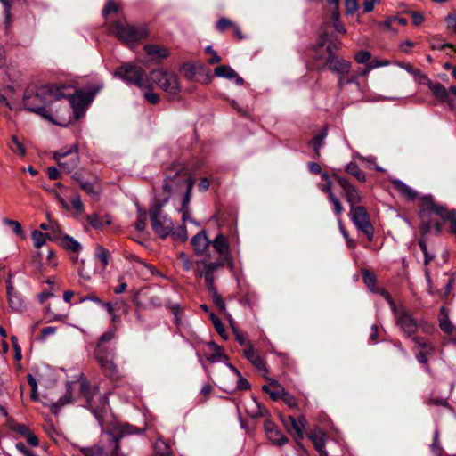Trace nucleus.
<instances>
[{"label": "nucleus", "instance_id": "1", "mask_svg": "<svg viewBox=\"0 0 456 456\" xmlns=\"http://www.w3.org/2000/svg\"><path fill=\"white\" fill-rule=\"evenodd\" d=\"M64 86L45 85L41 86H29L26 89L22 102L25 110L40 116L53 124L62 126L65 115L59 112L57 103L65 95Z\"/></svg>", "mask_w": 456, "mask_h": 456}, {"label": "nucleus", "instance_id": "2", "mask_svg": "<svg viewBox=\"0 0 456 456\" xmlns=\"http://www.w3.org/2000/svg\"><path fill=\"white\" fill-rule=\"evenodd\" d=\"M194 186V179L184 164L175 163L171 165L167 172L162 185L163 192L167 194V200L170 197L177 200L179 204L175 207L177 211L182 213L183 224L187 221L196 226L200 224L194 219H190V202L191 191Z\"/></svg>", "mask_w": 456, "mask_h": 456}, {"label": "nucleus", "instance_id": "3", "mask_svg": "<svg viewBox=\"0 0 456 456\" xmlns=\"http://www.w3.org/2000/svg\"><path fill=\"white\" fill-rule=\"evenodd\" d=\"M433 214L444 221L450 222V232L456 236V210H449L444 205L436 203L431 196L422 197L419 205V230L422 235L428 233L438 235L441 233L442 224L431 219Z\"/></svg>", "mask_w": 456, "mask_h": 456}, {"label": "nucleus", "instance_id": "4", "mask_svg": "<svg viewBox=\"0 0 456 456\" xmlns=\"http://www.w3.org/2000/svg\"><path fill=\"white\" fill-rule=\"evenodd\" d=\"M63 89L64 96L57 103V108L59 109V112L65 115V123L63 126L69 124L72 120L71 111L75 116V118L77 119L84 112L85 109L87 105L93 101L94 96L102 89L103 84L101 83L97 86H94L87 89L86 92L84 91H77L75 93L71 92V88L65 86ZM60 122H64L63 119H58Z\"/></svg>", "mask_w": 456, "mask_h": 456}, {"label": "nucleus", "instance_id": "5", "mask_svg": "<svg viewBox=\"0 0 456 456\" xmlns=\"http://www.w3.org/2000/svg\"><path fill=\"white\" fill-rule=\"evenodd\" d=\"M115 336L116 330L112 328L100 337L94 349V357L104 375L117 380L120 378V372L114 363L116 347L111 344V341Z\"/></svg>", "mask_w": 456, "mask_h": 456}, {"label": "nucleus", "instance_id": "6", "mask_svg": "<svg viewBox=\"0 0 456 456\" xmlns=\"http://www.w3.org/2000/svg\"><path fill=\"white\" fill-rule=\"evenodd\" d=\"M80 391L86 398V406L102 425L104 414L108 411L109 400L105 394H101L97 387H91L86 381L80 382Z\"/></svg>", "mask_w": 456, "mask_h": 456}, {"label": "nucleus", "instance_id": "7", "mask_svg": "<svg viewBox=\"0 0 456 456\" xmlns=\"http://www.w3.org/2000/svg\"><path fill=\"white\" fill-rule=\"evenodd\" d=\"M114 76L119 77L127 85H133L140 89L148 88L150 80L145 70L137 65L126 63L116 69Z\"/></svg>", "mask_w": 456, "mask_h": 456}, {"label": "nucleus", "instance_id": "8", "mask_svg": "<svg viewBox=\"0 0 456 456\" xmlns=\"http://www.w3.org/2000/svg\"><path fill=\"white\" fill-rule=\"evenodd\" d=\"M167 202V198H164L160 202H155L150 208L152 229L162 238L168 236L174 228L172 220L162 210Z\"/></svg>", "mask_w": 456, "mask_h": 456}, {"label": "nucleus", "instance_id": "9", "mask_svg": "<svg viewBox=\"0 0 456 456\" xmlns=\"http://www.w3.org/2000/svg\"><path fill=\"white\" fill-rule=\"evenodd\" d=\"M113 33L125 44L130 45L147 37L148 31L144 25H131L121 20L114 24Z\"/></svg>", "mask_w": 456, "mask_h": 456}, {"label": "nucleus", "instance_id": "10", "mask_svg": "<svg viewBox=\"0 0 456 456\" xmlns=\"http://www.w3.org/2000/svg\"><path fill=\"white\" fill-rule=\"evenodd\" d=\"M150 83H155L171 97H175L180 92L178 77L175 74L162 69L151 71Z\"/></svg>", "mask_w": 456, "mask_h": 456}, {"label": "nucleus", "instance_id": "11", "mask_svg": "<svg viewBox=\"0 0 456 456\" xmlns=\"http://www.w3.org/2000/svg\"><path fill=\"white\" fill-rule=\"evenodd\" d=\"M109 258H74V265L78 269L79 276L89 281L96 273L103 270L108 265Z\"/></svg>", "mask_w": 456, "mask_h": 456}, {"label": "nucleus", "instance_id": "12", "mask_svg": "<svg viewBox=\"0 0 456 456\" xmlns=\"http://www.w3.org/2000/svg\"><path fill=\"white\" fill-rule=\"evenodd\" d=\"M54 159L60 167L67 173L72 172L79 164L77 147L72 145L69 149H61L53 154Z\"/></svg>", "mask_w": 456, "mask_h": 456}, {"label": "nucleus", "instance_id": "13", "mask_svg": "<svg viewBox=\"0 0 456 456\" xmlns=\"http://www.w3.org/2000/svg\"><path fill=\"white\" fill-rule=\"evenodd\" d=\"M393 313L395 317L396 324L399 326L405 338H411L417 332V321L405 308H396Z\"/></svg>", "mask_w": 456, "mask_h": 456}, {"label": "nucleus", "instance_id": "14", "mask_svg": "<svg viewBox=\"0 0 456 456\" xmlns=\"http://www.w3.org/2000/svg\"><path fill=\"white\" fill-rule=\"evenodd\" d=\"M350 210L351 218L355 226L366 235L369 240H371L373 237V227L366 209L360 206L353 208V209Z\"/></svg>", "mask_w": 456, "mask_h": 456}, {"label": "nucleus", "instance_id": "15", "mask_svg": "<svg viewBox=\"0 0 456 456\" xmlns=\"http://www.w3.org/2000/svg\"><path fill=\"white\" fill-rule=\"evenodd\" d=\"M334 176L337 179L338 183L344 191L346 200L350 205V209H353V208H357L358 206L356 205L362 201V197L357 189L353 184H351L346 178L338 176L337 175H334Z\"/></svg>", "mask_w": 456, "mask_h": 456}, {"label": "nucleus", "instance_id": "16", "mask_svg": "<svg viewBox=\"0 0 456 456\" xmlns=\"http://www.w3.org/2000/svg\"><path fill=\"white\" fill-rule=\"evenodd\" d=\"M264 429L267 438L275 445L282 446L289 442L288 437L282 434L281 429L270 419L264 422Z\"/></svg>", "mask_w": 456, "mask_h": 456}, {"label": "nucleus", "instance_id": "17", "mask_svg": "<svg viewBox=\"0 0 456 456\" xmlns=\"http://www.w3.org/2000/svg\"><path fill=\"white\" fill-rule=\"evenodd\" d=\"M325 66L333 73L338 75L348 74L351 69V63L344 59L338 58L334 53H330L325 61Z\"/></svg>", "mask_w": 456, "mask_h": 456}, {"label": "nucleus", "instance_id": "18", "mask_svg": "<svg viewBox=\"0 0 456 456\" xmlns=\"http://www.w3.org/2000/svg\"><path fill=\"white\" fill-rule=\"evenodd\" d=\"M220 265L217 262L208 263L205 260L197 263L198 270L200 271V275L204 276L208 289H214V273Z\"/></svg>", "mask_w": 456, "mask_h": 456}, {"label": "nucleus", "instance_id": "19", "mask_svg": "<svg viewBox=\"0 0 456 456\" xmlns=\"http://www.w3.org/2000/svg\"><path fill=\"white\" fill-rule=\"evenodd\" d=\"M243 355L250 362V363L263 373H268L266 363L262 356L255 350L251 344L243 350Z\"/></svg>", "mask_w": 456, "mask_h": 456}, {"label": "nucleus", "instance_id": "20", "mask_svg": "<svg viewBox=\"0 0 456 456\" xmlns=\"http://www.w3.org/2000/svg\"><path fill=\"white\" fill-rule=\"evenodd\" d=\"M328 10L330 12V19L333 21L334 29L340 34H345L346 29L342 22L339 20V0H328Z\"/></svg>", "mask_w": 456, "mask_h": 456}, {"label": "nucleus", "instance_id": "21", "mask_svg": "<svg viewBox=\"0 0 456 456\" xmlns=\"http://www.w3.org/2000/svg\"><path fill=\"white\" fill-rule=\"evenodd\" d=\"M57 240L61 246L70 253L78 254L82 248L81 244L69 235H62L60 226L57 225Z\"/></svg>", "mask_w": 456, "mask_h": 456}, {"label": "nucleus", "instance_id": "22", "mask_svg": "<svg viewBox=\"0 0 456 456\" xmlns=\"http://www.w3.org/2000/svg\"><path fill=\"white\" fill-rule=\"evenodd\" d=\"M306 436L313 443L315 450L319 452V455L322 454V452H327L325 445L328 436L324 431L320 428H315L314 430L309 432Z\"/></svg>", "mask_w": 456, "mask_h": 456}, {"label": "nucleus", "instance_id": "23", "mask_svg": "<svg viewBox=\"0 0 456 456\" xmlns=\"http://www.w3.org/2000/svg\"><path fill=\"white\" fill-rule=\"evenodd\" d=\"M427 86L432 92L433 95L436 97L440 102L450 103V88L447 90L442 84L433 83L428 79Z\"/></svg>", "mask_w": 456, "mask_h": 456}, {"label": "nucleus", "instance_id": "24", "mask_svg": "<svg viewBox=\"0 0 456 456\" xmlns=\"http://www.w3.org/2000/svg\"><path fill=\"white\" fill-rule=\"evenodd\" d=\"M215 75L220 77H224L228 79H234L235 83L238 86H242L244 84V80L240 77L233 69H232L228 65H221L215 69Z\"/></svg>", "mask_w": 456, "mask_h": 456}, {"label": "nucleus", "instance_id": "25", "mask_svg": "<svg viewBox=\"0 0 456 456\" xmlns=\"http://www.w3.org/2000/svg\"><path fill=\"white\" fill-rule=\"evenodd\" d=\"M209 244L210 240L207 237L205 230H201L191 239V245L197 254L204 253Z\"/></svg>", "mask_w": 456, "mask_h": 456}, {"label": "nucleus", "instance_id": "26", "mask_svg": "<svg viewBox=\"0 0 456 456\" xmlns=\"http://www.w3.org/2000/svg\"><path fill=\"white\" fill-rule=\"evenodd\" d=\"M211 243L217 254L221 256L228 255L230 249L229 242L227 237L224 234H217Z\"/></svg>", "mask_w": 456, "mask_h": 456}, {"label": "nucleus", "instance_id": "27", "mask_svg": "<svg viewBox=\"0 0 456 456\" xmlns=\"http://www.w3.org/2000/svg\"><path fill=\"white\" fill-rule=\"evenodd\" d=\"M395 188L407 200H413L418 197V192L400 180H394Z\"/></svg>", "mask_w": 456, "mask_h": 456}, {"label": "nucleus", "instance_id": "28", "mask_svg": "<svg viewBox=\"0 0 456 456\" xmlns=\"http://www.w3.org/2000/svg\"><path fill=\"white\" fill-rule=\"evenodd\" d=\"M439 326L440 329L446 334H451L454 329V326L452 324V322L449 320V313L448 310L445 307H441L439 315Z\"/></svg>", "mask_w": 456, "mask_h": 456}, {"label": "nucleus", "instance_id": "29", "mask_svg": "<svg viewBox=\"0 0 456 456\" xmlns=\"http://www.w3.org/2000/svg\"><path fill=\"white\" fill-rule=\"evenodd\" d=\"M31 239L33 245L36 248L39 249L46 244V240H53L54 239L50 232H42L38 230H33L31 232Z\"/></svg>", "mask_w": 456, "mask_h": 456}, {"label": "nucleus", "instance_id": "30", "mask_svg": "<svg viewBox=\"0 0 456 456\" xmlns=\"http://www.w3.org/2000/svg\"><path fill=\"white\" fill-rule=\"evenodd\" d=\"M326 42H329V45H327V52L329 54L333 53V50H338L341 46V41L339 39L330 35L327 31H323L322 33L321 45H324Z\"/></svg>", "mask_w": 456, "mask_h": 456}, {"label": "nucleus", "instance_id": "31", "mask_svg": "<svg viewBox=\"0 0 456 456\" xmlns=\"http://www.w3.org/2000/svg\"><path fill=\"white\" fill-rule=\"evenodd\" d=\"M144 50L148 55L155 59H164L168 56V50L158 45H147Z\"/></svg>", "mask_w": 456, "mask_h": 456}, {"label": "nucleus", "instance_id": "32", "mask_svg": "<svg viewBox=\"0 0 456 456\" xmlns=\"http://www.w3.org/2000/svg\"><path fill=\"white\" fill-rule=\"evenodd\" d=\"M326 136H327V131H326V129H324L319 134L315 135L310 142V144L312 145V147L314 150L315 158L320 157V155H321L320 150L322 147H323V145L325 143L324 141H325Z\"/></svg>", "mask_w": 456, "mask_h": 456}, {"label": "nucleus", "instance_id": "33", "mask_svg": "<svg viewBox=\"0 0 456 456\" xmlns=\"http://www.w3.org/2000/svg\"><path fill=\"white\" fill-rule=\"evenodd\" d=\"M288 420L290 421L291 432L305 430L307 421L304 415H300L297 418H294L293 416H288Z\"/></svg>", "mask_w": 456, "mask_h": 456}, {"label": "nucleus", "instance_id": "34", "mask_svg": "<svg viewBox=\"0 0 456 456\" xmlns=\"http://www.w3.org/2000/svg\"><path fill=\"white\" fill-rule=\"evenodd\" d=\"M201 69H203V65L200 62H185L182 67L184 76L189 79L194 77L197 71Z\"/></svg>", "mask_w": 456, "mask_h": 456}, {"label": "nucleus", "instance_id": "35", "mask_svg": "<svg viewBox=\"0 0 456 456\" xmlns=\"http://www.w3.org/2000/svg\"><path fill=\"white\" fill-rule=\"evenodd\" d=\"M362 273L363 281H364L365 285L368 287V289L372 292L378 291L377 281H376L375 274L370 273L367 269H362Z\"/></svg>", "mask_w": 456, "mask_h": 456}, {"label": "nucleus", "instance_id": "36", "mask_svg": "<svg viewBox=\"0 0 456 456\" xmlns=\"http://www.w3.org/2000/svg\"><path fill=\"white\" fill-rule=\"evenodd\" d=\"M12 289H13V288H12L11 282L9 281L8 285H7V294H8V298H9L11 307L14 311H20L23 306V303L20 300L18 296L12 294Z\"/></svg>", "mask_w": 456, "mask_h": 456}, {"label": "nucleus", "instance_id": "37", "mask_svg": "<svg viewBox=\"0 0 456 456\" xmlns=\"http://www.w3.org/2000/svg\"><path fill=\"white\" fill-rule=\"evenodd\" d=\"M75 180H77L79 183L80 187L89 195L91 196H97L98 191L95 188V184L85 180H80L77 174L73 175L72 176Z\"/></svg>", "mask_w": 456, "mask_h": 456}, {"label": "nucleus", "instance_id": "38", "mask_svg": "<svg viewBox=\"0 0 456 456\" xmlns=\"http://www.w3.org/2000/svg\"><path fill=\"white\" fill-rule=\"evenodd\" d=\"M346 171L354 175L359 182H364L366 180L364 172L362 171L360 167L354 162L349 163L346 167Z\"/></svg>", "mask_w": 456, "mask_h": 456}, {"label": "nucleus", "instance_id": "39", "mask_svg": "<svg viewBox=\"0 0 456 456\" xmlns=\"http://www.w3.org/2000/svg\"><path fill=\"white\" fill-rule=\"evenodd\" d=\"M270 385L272 386V393H270V397L273 401H277L281 399L284 392L286 391L283 387H281L277 380L272 379L270 381Z\"/></svg>", "mask_w": 456, "mask_h": 456}, {"label": "nucleus", "instance_id": "40", "mask_svg": "<svg viewBox=\"0 0 456 456\" xmlns=\"http://www.w3.org/2000/svg\"><path fill=\"white\" fill-rule=\"evenodd\" d=\"M208 291L211 293L212 300L216 306L217 307V309L221 313H224L226 311L224 301L222 296L217 292L216 287L214 286V289H208Z\"/></svg>", "mask_w": 456, "mask_h": 456}, {"label": "nucleus", "instance_id": "41", "mask_svg": "<svg viewBox=\"0 0 456 456\" xmlns=\"http://www.w3.org/2000/svg\"><path fill=\"white\" fill-rule=\"evenodd\" d=\"M8 428L12 430L13 432L24 436L26 433L29 430V428L24 425L16 423L13 419H10L7 421Z\"/></svg>", "mask_w": 456, "mask_h": 456}, {"label": "nucleus", "instance_id": "42", "mask_svg": "<svg viewBox=\"0 0 456 456\" xmlns=\"http://www.w3.org/2000/svg\"><path fill=\"white\" fill-rule=\"evenodd\" d=\"M210 319H211V322L215 327V330L221 336L223 337L224 338H226V332H225V329H224V326L221 321V319L216 315L215 314H210Z\"/></svg>", "mask_w": 456, "mask_h": 456}, {"label": "nucleus", "instance_id": "43", "mask_svg": "<svg viewBox=\"0 0 456 456\" xmlns=\"http://www.w3.org/2000/svg\"><path fill=\"white\" fill-rule=\"evenodd\" d=\"M79 451L83 456H101L103 453V447L100 445L81 447Z\"/></svg>", "mask_w": 456, "mask_h": 456}, {"label": "nucleus", "instance_id": "44", "mask_svg": "<svg viewBox=\"0 0 456 456\" xmlns=\"http://www.w3.org/2000/svg\"><path fill=\"white\" fill-rule=\"evenodd\" d=\"M439 436H440L439 430L436 429L434 432L433 443L430 446L432 452L436 456H442V454H443V448L439 442Z\"/></svg>", "mask_w": 456, "mask_h": 456}, {"label": "nucleus", "instance_id": "45", "mask_svg": "<svg viewBox=\"0 0 456 456\" xmlns=\"http://www.w3.org/2000/svg\"><path fill=\"white\" fill-rule=\"evenodd\" d=\"M4 223L12 228V232L16 236H19L20 238L25 237V232L21 227V224L19 222H17L15 220L6 219V220H4Z\"/></svg>", "mask_w": 456, "mask_h": 456}, {"label": "nucleus", "instance_id": "46", "mask_svg": "<svg viewBox=\"0 0 456 456\" xmlns=\"http://www.w3.org/2000/svg\"><path fill=\"white\" fill-rule=\"evenodd\" d=\"M209 348L213 353L207 355V359L211 362H218L222 357L221 347L216 346L215 343H210Z\"/></svg>", "mask_w": 456, "mask_h": 456}, {"label": "nucleus", "instance_id": "47", "mask_svg": "<svg viewBox=\"0 0 456 456\" xmlns=\"http://www.w3.org/2000/svg\"><path fill=\"white\" fill-rule=\"evenodd\" d=\"M86 220L94 229H102L104 227L103 220H102L96 213L88 215Z\"/></svg>", "mask_w": 456, "mask_h": 456}, {"label": "nucleus", "instance_id": "48", "mask_svg": "<svg viewBox=\"0 0 456 456\" xmlns=\"http://www.w3.org/2000/svg\"><path fill=\"white\" fill-rule=\"evenodd\" d=\"M147 224V214L142 209H138L137 221L135 223V229L139 232L144 231Z\"/></svg>", "mask_w": 456, "mask_h": 456}, {"label": "nucleus", "instance_id": "49", "mask_svg": "<svg viewBox=\"0 0 456 456\" xmlns=\"http://www.w3.org/2000/svg\"><path fill=\"white\" fill-rule=\"evenodd\" d=\"M4 7V25L9 28L12 25L11 2L9 0H0Z\"/></svg>", "mask_w": 456, "mask_h": 456}, {"label": "nucleus", "instance_id": "50", "mask_svg": "<svg viewBox=\"0 0 456 456\" xmlns=\"http://www.w3.org/2000/svg\"><path fill=\"white\" fill-rule=\"evenodd\" d=\"M57 224L49 219V223H42L40 228L46 232H50L53 239L57 238Z\"/></svg>", "mask_w": 456, "mask_h": 456}, {"label": "nucleus", "instance_id": "51", "mask_svg": "<svg viewBox=\"0 0 456 456\" xmlns=\"http://www.w3.org/2000/svg\"><path fill=\"white\" fill-rule=\"evenodd\" d=\"M119 10V6L113 0H108L105 7L102 10V15L107 17L111 12H117Z\"/></svg>", "mask_w": 456, "mask_h": 456}, {"label": "nucleus", "instance_id": "52", "mask_svg": "<svg viewBox=\"0 0 456 456\" xmlns=\"http://www.w3.org/2000/svg\"><path fill=\"white\" fill-rule=\"evenodd\" d=\"M413 342L419 347L427 349V351H433L434 348L431 346L428 339L422 337L415 336L412 338Z\"/></svg>", "mask_w": 456, "mask_h": 456}, {"label": "nucleus", "instance_id": "53", "mask_svg": "<svg viewBox=\"0 0 456 456\" xmlns=\"http://www.w3.org/2000/svg\"><path fill=\"white\" fill-rule=\"evenodd\" d=\"M281 400L291 409H295L297 407V401L294 395L285 391Z\"/></svg>", "mask_w": 456, "mask_h": 456}, {"label": "nucleus", "instance_id": "54", "mask_svg": "<svg viewBox=\"0 0 456 456\" xmlns=\"http://www.w3.org/2000/svg\"><path fill=\"white\" fill-rule=\"evenodd\" d=\"M397 65H398L399 67H401L402 69H405V70H406L408 73H410V74H412V75H414V76H416V77H417V76H419V77H423V78L428 79L426 76H424V75H422V74H421L420 70L416 69H415V68H413V66H412V65H411L410 63H397Z\"/></svg>", "mask_w": 456, "mask_h": 456}, {"label": "nucleus", "instance_id": "55", "mask_svg": "<svg viewBox=\"0 0 456 456\" xmlns=\"http://www.w3.org/2000/svg\"><path fill=\"white\" fill-rule=\"evenodd\" d=\"M371 58V54L370 52L368 51H360L359 53H357L354 56V59L355 61L358 62V63H367Z\"/></svg>", "mask_w": 456, "mask_h": 456}, {"label": "nucleus", "instance_id": "56", "mask_svg": "<svg viewBox=\"0 0 456 456\" xmlns=\"http://www.w3.org/2000/svg\"><path fill=\"white\" fill-rule=\"evenodd\" d=\"M206 53L210 54V58L208 59L209 64H216L221 61V57L217 54V53L211 47L207 46L205 49Z\"/></svg>", "mask_w": 456, "mask_h": 456}, {"label": "nucleus", "instance_id": "57", "mask_svg": "<svg viewBox=\"0 0 456 456\" xmlns=\"http://www.w3.org/2000/svg\"><path fill=\"white\" fill-rule=\"evenodd\" d=\"M388 64H389V61L387 60L374 59L367 64V69L372 70V69L379 68V67L387 66Z\"/></svg>", "mask_w": 456, "mask_h": 456}, {"label": "nucleus", "instance_id": "58", "mask_svg": "<svg viewBox=\"0 0 456 456\" xmlns=\"http://www.w3.org/2000/svg\"><path fill=\"white\" fill-rule=\"evenodd\" d=\"M23 437L26 438V441L29 445L33 447H37L39 445V440L37 436L32 431H30V429L26 433V435Z\"/></svg>", "mask_w": 456, "mask_h": 456}, {"label": "nucleus", "instance_id": "59", "mask_svg": "<svg viewBox=\"0 0 456 456\" xmlns=\"http://www.w3.org/2000/svg\"><path fill=\"white\" fill-rule=\"evenodd\" d=\"M148 90L144 93V98L151 104H157L159 101V95L154 93L150 86L147 88Z\"/></svg>", "mask_w": 456, "mask_h": 456}, {"label": "nucleus", "instance_id": "60", "mask_svg": "<svg viewBox=\"0 0 456 456\" xmlns=\"http://www.w3.org/2000/svg\"><path fill=\"white\" fill-rule=\"evenodd\" d=\"M358 8L357 0H345V9L347 14H353Z\"/></svg>", "mask_w": 456, "mask_h": 456}, {"label": "nucleus", "instance_id": "61", "mask_svg": "<svg viewBox=\"0 0 456 456\" xmlns=\"http://www.w3.org/2000/svg\"><path fill=\"white\" fill-rule=\"evenodd\" d=\"M44 428H45V433L48 435V436L51 439L55 440L56 436H59V432L57 431L56 428L54 427V425L53 423H47Z\"/></svg>", "mask_w": 456, "mask_h": 456}, {"label": "nucleus", "instance_id": "62", "mask_svg": "<svg viewBox=\"0 0 456 456\" xmlns=\"http://www.w3.org/2000/svg\"><path fill=\"white\" fill-rule=\"evenodd\" d=\"M12 150L13 151L19 152L21 155L25 154V149L16 136H12Z\"/></svg>", "mask_w": 456, "mask_h": 456}, {"label": "nucleus", "instance_id": "63", "mask_svg": "<svg viewBox=\"0 0 456 456\" xmlns=\"http://www.w3.org/2000/svg\"><path fill=\"white\" fill-rule=\"evenodd\" d=\"M71 205L79 213H83L84 210H85L84 204H83L79 195H77V196L72 198Z\"/></svg>", "mask_w": 456, "mask_h": 456}, {"label": "nucleus", "instance_id": "64", "mask_svg": "<svg viewBox=\"0 0 456 456\" xmlns=\"http://www.w3.org/2000/svg\"><path fill=\"white\" fill-rule=\"evenodd\" d=\"M448 28L456 33V14H448L445 18Z\"/></svg>", "mask_w": 456, "mask_h": 456}]
</instances>
